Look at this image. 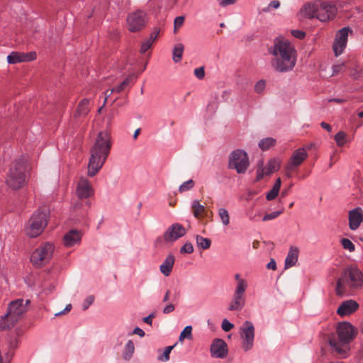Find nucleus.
I'll use <instances>...</instances> for the list:
<instances>
[{
	"label": "nucleus",
	"mask_w": 363,
	"mask_h": 363,
	"mask_svg": "<svg viewBox=\"0 0 363 363\" xmlns=\"http://www.w3.org/2000/svg\"><path fill=\"white\" fill-rule=\"evenodd\" d=\"M272 55V67L278 72L291 71L296 62V51L286 40L277 38L269 50Z\"/></svg>",
	"instance_id": "nucleus-1"
},
{
	"label": "nucleus",
	"mask_w": 363,
	"mask_h": 363,
	"mask_svg": "<svg viewBox=\"0 0 363 363\" xmlns=\"http://www.w3.org/2000/svg\"><path fill=\"white\" fill-rule=\"evenodd\" d=\"M111 148V135L107 130L100 132L90 149L88 163V175L95 176L102 168Z\"/></svg>",
	"instance_id": "nucleus-2"
},
{
	"label": "nucleus",
	"mask_w": 363,
	"mask_h": 363,
	"mask_svg": "<svg viewBox=\"0 0 363 363\" xmlns=\"http://www.w3.org/2000/svg\"><path fill=\"white\" fill-rule=\"evenodd\" d=\"M363 286V274L355 266H350L344 269L337 279L335 292L339 296L352 293Z\"/></svg>",
	"instance_id": "nucleus-3"
},
{
	"label": "nucleus",
	"mask_w": 363,
	"mask_h": 363,
	"mask_svg": "<svg viewBox=\"0 0 363 363\" xmlns=\"http://www.w3.org/2000/svg\"><path fill=\"white\" fill-rule=\"evenodd\" d=\"M29 165L27 160L21 156L12 162L6 174V183L13 189L22 188L26 182V172Z\"/></svg>",
	"instance_id": "nucleus-4"
},
{
	"label": "nucleus",
	"mask_w": 363,
	"mask_h": 363,
	"mask_svg": "<svg viewBox=\"0 0 363 363\" xmlns=\"http://www.w3.org/2000/svg\"><path fill=\"white\" fill-rule=\"evenodd\" d=\"M29 299L24 301L23 298H18L12 301L8 307L7 313L4 319L0 322V330H6L13 327L21 317L28 311L30 305Z\"/></svg>",
	"instance_id": "nucleus-5"
},
{
	"label": "nucleus",
	"mask_w": 363,
	"mask_h": 363,
	"mask_svg": "<svg viewBox=\"0 0 363 363\" xmlns=\"http://www.w3.org/2000/svg\"><path fill=\"white\" fill-rule=\"evenodd\" d=\"M339 341L335 338L329 339V344L339 354L345 355L349 350L348 344L355 337V330L349 323H341L337 328Z\"/></svg>",
	"instance_id": "nucleus-6"
},
{
	"label": "nucleus",
	"mask_w": 363,
	"mask_h": 363,
	"mask_svg": "<svg viewBox=\"0 0 363 363\" xmlns=\"http://www.w3.org/2000/svg\"><path fill=\"white\" fill-rule=\"evenodd\" d=\"M44 222H45V211L43 207H40L28 220L25 228L26 235L32 238L40 235L43 231V224Z\"/></svg>",
	"instance_id": "nucleus-7"
},
{
	"label": "nucleus",
	"mask_w": 363,
	"mask_h": 363,
	"mask_svg": "<svg viewBox=\"0 0 363 363\" xmlns=\"http://www.w3.org/2000/svg\"><path fill=\"white\" fill-rule=\"evenodd\" d=\"M250 165L247 154L242 150L233 151L228 157V168L235 169L238 174H244Z\"/></svg>",
	"instance_id": "nucleus-8"
},
{
	"label": "nucleus",
	"mask_w": 363,
	"mask_h": 363,
	"mask_svg": "<svg viewBox=\"0 0 363 363\" xmlns=\"http://www.w3.org/2000/svg\"><path fill=\"white\" fill-rule=\"evenodd\" d=\"M185 234L186 230L182 225L179 223L172 224L166 230L162 236L156 239L155 245L159 246L164 244H172Z\"/></svg>",
	"instance_id": "nucleus-9"
},
{
	"label": "nucleus",
	"mask_w": 363,
	"mask_h": 363,
	"mask_svg": "<svg viewBox=\"0 0 363 363\" xmlns=\"http://www.w3.org/2000/svg\"><path fill=\"white\" fill-rule=\"evenodd\" d=\"M240 335L242 339V347L247 352L254 346L255 327L252 322L246 320L240 328Z\"/></svg>",
	"instance_id": "nucleus-10"
},
{
	"label": "nucleus",
	"mask_w": 363,
	"mask_h": 363,
	"mask_svg": "<svg viewBox=\"0 0 363 363\" xmlns=\"http://www.w3.org/2000/svg\"><path fill=\"white\" fill-rule=\"evenodd\" d=\"M318 4L317 19L322 22H327L333 20L336 16L337 8L334 2L318 0Z\"/></svg>",
	"instance_id": "nucleus-11"
},
{
	"label": "nucleus",
	"mask_w": 363,
	"mask_h": 363,
	"mask_svg": "<svg viewBox=\"0 0 363 363\" xmlns=\"http://www.w3.org/2000/svg\"><path fill=\"white\" fill-rule=\"evenodd\" d=\"M146 13L140 10L130 13L127 18L128 28L131 32H137L145 27Z\"/></svg>",
	"instance_id": "nucleus-12"
},
{
	"label": "nucleus",
	"mask_w": 363,
	"mask_h": 363,
	"mask_svg": "<svg viewBox=\"0 0 363 363\" xmlns=\"http://www.w3.org/2000/svg\"><path fill=\"white\" fill-rule=\"evenodd\" d=\"M308 157V153L305 148L301 147L296 150L291 155L289 163L286 165V170L288 172L286 176L291 177L289 172L296 169Z\"/></svg>",
	"instance_id": "nucleus-13"
},
{
	"label": "nucleus",
	"mask_w": 363,
	"mask_h": 363,
	"mask_svg": "<svg viewBox=\"0 0 363 363\" xmlns=\"http://www.w3.org/2000/svg\"><path fill=\"white\" fill-rule=\"evenodd\" d=\"M280 164L281 162L277 158L269 160L266 166H264V162L260 160L257 164L256 180L259 181L264 176L270 175L277 172L280 167Z\"/></svg>",
	"instance_id": "nucleus-14"
},
{
	"label": "nucleus",
	"mask_w": 363,
	"mask_h": 363,
	"mask_svg": "<svg viewBox=\"0 0 363 363\" xmlns=\"http://www.w3.org/2000/svg\"><path fill=\"white\" fill-rule=\"evenodd\" d=\"M351 32L352 30L350 28L345 27L340 29L336 34L333 45V49L335 56H339L343 52L347 43L348 34Z\"/></svg>",
	"instance_id": "nucleus-15"
},
{
	"label": "nucleus",
	"mask_w": 363,
	"mask_h": 363,
	"mask_svg": "<svg viewBox=\"0 0 363 363\" xmlns=\"http://www.w3.org/2000/svg\"><path fill=\"white\" fill-rule=\"evenodd\" d=\"M94 190L90 182L84 178L81 177L77 183L76 195L79 200L86 199L94 195Z\"/></svg>",
	"instance_id": "nucleus-16"
},
{
	"label": "nucleus",
	"mask_w": 363,
	"mask_h": 363,
	"mask_svg": "<svg viewBox=\"0 0 363 363\" xmlns=\"http://www.w3.org/2000/svg\"><path fill=\"white\" fill-rule=\"evenodd\" d=\"M37 54L35 51L29 52H11L7 56V62L9 64L30 62L35 60Z\"/></svg>",
	"instance_id": "nucleus-17"
},
{
	"label": "nucleus",
	"mask_w": 363,
	"mask_h": 363,
	"mask_svg": "<svg viewBox=\"0 0 363 363\" xmlns=\"http://www.w3.org/2000/svg\"><path fill=\"white\" fill-rule=\"evenodd\" d=\"M211 354L213 357L224 358L228 354V345L222 339H215L211 345Z\"/></svg>",
	"instance_id": "nucleus-18"
},
{
	"label": "nucleus",
	"mask_w": 363,
	"mask_h": 363,
	"mask_svg": "<svg viewBox=\"0 0 363 363\" xmlns=\"http://www.w3.org/2000/svg\"><path fill=\"white\" fill-rule=\"evenodd\" d=\"M82 233L81 230L72 229L66 233L63 237V245L66 247H71L79 245L82 240Z\"/></svg>",
	"instance_id": "nucleus-19"
},
{
	"label": "nucleus",
	"mask_w": 363,
	"mask_h": 363,
	"mask_svg": "<svg viewBox=\"0 0 363 363\" xmlns=\"http://www.w3.org/2000/svg\"><path fill=\"white\" fill-rule=\"evenodd\" d=\"M359 308V304L354 300L343 301L337 310L340 316H346L354 313Z\"/></svg>",
	"instance_id": "nucleus-20"
},
{
	"label": "nucleus",
	"mask_w": 363,
	"mask_h": 363,
	"mask_svg": "<svg viewBox=\"0 0 363 363\" xmlns=\"http://www.w3.org/2000/svg\"><path fill=\"white\" fill-rule=\"evenodd\" d=\"M318 10V0L309 2L303 6L300 11V15L303 18L309 19L316 18Z\"/></svg>",
	"instance_id": "nucleus-21"
},
{
	"label": "nucleus",
	"mask_w": 363,
	"mask_h": 363,
	"mask_svg": "<svg viewBox=\"0 0 363 363\" xmlns=\"http://www.w3.org/2000/svg\"><path fill=\"white\" fill-rule=\"evenodd\" d=\"M363 221V212L361 208H356L349 213V225L351 230H356Z\"/></svg>",
	"instance_id": "nucleus-22"
},
{
	"label": "nucleus",
	"mask_w": 363,
	"mask_h": 363,
	"mask_svg": "<svg viewBox=\"0 0 363 363\" xmlns=\"http://www.w3.org/2000/svg\"><path fill=\"white\" fill-rule=\"evenodd\" d=\"M45 259V245L36 249L31 255L30 262L36 268H40L44 264Z\"/></svg>",
	"instance_id": "nucleus-23"
},
{
	"label": "nucleus",
	"mask_w": 363,
	"mask_h": 363,
	"mask_svg": "<svg viewBox=\"0 0 363 363\" xmlns=\"http://www.w3.org/2000/svg\"><path fill=\"white\" fill-rule=\"evenodd\" d=\"M245 295L233 293L228 310L230 311H240L245 306Z\"/></svg>",
	"instance_id": "nucleus-24"
},
{
	"label": "nucleus",
	"mask_w": 363,
	"mask_h": 363,
	"mask_svg": "<svg viewBox=\"0 0 363 363\" xmlns=\"http://www.w3.org/2000/svg\"><path fill=\"white\" fill-rule=\"evenodd\" d=\"M175 257L173 255L169 254L160 266V272L165 277H168L172 273Z\"/></svg>",
	"instance_id": "nucleus-25"
},
{
	"label": "nucleus",
	"mask_w": 363,
	"mask_h": 363,
	"mask_svg": "<svg viewBox=\"0 0 363 363\" xmlns=\"http://www.w3.org/2000/svg\"><path fill=\"white\" fill-rule=\"evenodd\" d=\"M298 249L296 247H291L285 259V269L290 268L296 264L298 261Z\"/></svg>",
	"instance_id": "nucleus-26"
},
{
	"label": "nucleus",
	"mask_w": 363,
	"mask_h": 363,
	"mask_svg": "<svg viewBox=\"0 0 363 363\" xmlns=\"http://www.w3.org/2000/svg\"><path fill=\"white\" fill-rule=\"evenodd\" d=\"M135 353V344L133 340H129L125 345L123 352L122 357L125 361H130Z\"/></svg>",
	"instance_id": "nucleus-27"
},
{
	"label": "nucleus",
	"mask_w": 363,
	"mask_h": 363,
	"mask_svg": "<svg viewBox=\"0 0 363 363\" xmlns=\"http://www.w3.org/2000/svg\"><path fill=\"white\" fill-rule=\"evenodd\" d=\"M192 213L196 218H201L206 213V208L198 200H194L191 203Z\"/></svg>",
	"instance_id": "nucleus-28"
},
{
	"label": "nucleus",
	"mask_w": 363,
	"mask_h": 363,
	"mask_svg": "<svg viewBox=\"0 0 363 363\" xmlns=\"http://www.w3.org/2000/svg\"><path fill=\"white\" fill-rule=\"evenodd\" d=\"M89 201H86L83 202L82 201H77L73 203L72 207L74 212L76 214V216H79L81 218L84 217L86 215V211L84 208V206H89Z\"/></svg>",
	"instance_id": "nucleus-29"
},
{
	"label": "nucleus",
	"mask_w": 363,
	"mask_h": 363,
	"mask_svg": "<svg viewBox=\"0 0 363 363\" xmlns=\"http://www.w3.org/2000/svg\"><path fill=\"white\" fill-rule=\"evenodd\" d=\"M89 101L87 99H82L77 106L74 116L76 117L85 116L89 111Z\"/></svg>",
	"instance_id": "nucleus-30"
},
{
	"label": "nucleus",
	"mask_w": 363,
	"mask_h": 363,
	"mask_svg": "<svg viewBox=\"0 0 363 363\" xmlns=\"http://www.w3.org/2000/svg\"><path fill=\"white\" fill-rule=\"evenodd\" d=\"M281 185V180L280 178H278L276 180L271 191L267 193V194L266 196L267 200H268V201L273 200L278 196Z\"/></svg>",
	"instance_id": "nucleus-31"
},
{
	"label": "nucleus",
	"mask_w": 363,
	"mask_h": 363,
	"mask_svg": "<svg viewBox=\"0 0 363 363\" xmlns=\"http://www.w3.org/2000/svg\"><path fill=\"white\" fill-rule=\"evenodd\" d=\"M184 47L182 43H177L174 45L172 53V60L174 62H179L182 60Z\"/></svg>",
	"instance_id": "nucleus-32"
},
{
	"label": "nucleus",
	"mask_w": 363,
	"mask_h": 363,
	"mask_svg": "<svg viewBox=\"0 0 363 363\" xmlns=\"http://www.w3.org/2000/svg\"><path fill=\"white\" fill-rule=\"evenodd\" d=\"M276 143V140L272 138H267L264 139H262L259 143V147L262 150H267L271 147H273Z\"/></svg>",
	"instance_id": "nucleus-33"
},
{
	"label": "nucleus",
	"mask_w": 363,
	"mask_h": 363,
	"mask_svg": "<svg viewBox=\"0 0 363 363\" xmlns=\"http://www.w3.org/2000/svg\"><path fill=\"white\" fill-rule=\"evenodd\" d=\"M196 240L198 247L203 250H207L211 247V240L208 238H203L201 235H196Z\"/></svg>",
	"instance_id": "nucleus-34"
},
{
	"label": "nucleus",
	"mask_w": 363,
	"mask_h": 363,
	"mask_svg": "<svg viewBox=\"0 0 363 363\" xmlns=\"http://www.w3.org/2000/svg\"><path fill=\"white\" fill-rule=\"evenodd\" d=\"M192 327L191 325H187L181 332L179 337V341L182 342L184 339L192 340Z\"/></svg>",
	"instance_id": "nucleus-35"
},
{
	"label": "nucleus",
	"mask_w": 363,
	"mask_h": 363,
	"mask_svg": "<svg viewBox=\"0 0 363 363\" xmlns=\"http://www.w3.org/2000/svg\"><path fill=\"white\" fill-rule=\"evenodd\" d=\"M218 216L224 225H228L230 223V216L227 209L220 208L218 211Z\"/></svg>",
	"instance_id": "nucleus-36"
},
{
	"label": "nucleus",
	"mask_w": 363,
	"mask_h": 363,
	"mask_svg": "<svg viewBox=\"0 0 363 363\" xmlns=\"http://www.w3.org/2000/svg\"><path fill=\"white\" fill-rule=\"evenodd\" d=\"M132 78H133L132 76L128 77L117 87L111 89V94H113V92L120 93V92L123 91L125 89V87L129 84V83L130 82V80L132 79Z\"/></svg>",
	"instance_id": "nucleus-37"
},
{
	"label": "nucleus",
	"mask_w": 363,
	"mask_h": 363,
	"mask_svg": "<svg viewBox=\"0 0 363 363\" xmlns=\"http://www.w3.org/2000/svg\"><path fill=\"white\" fill-rule=\"evenodd\" d=\"M247 286L248 285L247 281L240 283H237L234 293L245 295V291L247 289Z\"/></svg>",
	"instance_id": "nucleus-38"
},
{
	"label": "nucleus",
	"mask_w": 363,
	"mask_h": 363,
	"mask_svg": "<svg viewBox=\"0 0 363 363\" xmlns=\"http://www.w3.org/2000/svg\"><path fill=\"white\" fill-rule=\"evenodd\" d=\"M345 137H346V134L342 131L338 132L335 135V140L339 147H342L345 144V143H346Z\"/></svg>",
	"instance_id": "nucleus-39"
},
{
	"label": "nucleus",
	"mask_w": 363,
	"mask_h": 363,
	"mask_svg": "<svg viewBox=\"0 0 363 363\" xmlns=\"http://www.w3.org/2000/svg\"><path fill=\"white\" fill-rule=\"evenodd\" d=\"M185 17L184 16H177L174 21V33H177L178 30L183 26Z\"/></svg>",
	"instance_id": "nucleus-40"
},
{
	"label": "nucleus",
	"mask_w": 363,
	"mask_h": 363,
	"mask_svg": "<svg viewBox=\"0 0 363 363\" xmlns=\"http://www.w3.org/2000/svg\"><path fill=\"white\" fill-rule=\"evenodd\" d=\"M341 244L344 249L348 250L350 252H354L355 250L354 245L347 238H342L341 240Z\"/></svg>",
	"instance_id": "nucleus-41"
},
{
	"label": "nucleus",
	"mask_w": 363,
	"mask_h": 363,
	"mask_svg": "<svg viewBox=\"0 0 363 363\" xmlns=\"http://www.w3.org/2000/svg\"><path fill=\"white\" fill-rule=\"evenodd\" d=\"M194 186V182L192 179H189L186 182H184L182 184L180 185L179 188V191L180 193L184 192L186 191L190 190Z\"/></svg>",
	"instance_id": "nucleus-42"
},
{
	"label": "nucleus",
	"mask_w": 363,
	"mask_h": 363,
	"mask_svg": "<svg viewBox=\"0 0 363 363\" xmlns=\"http://www.w3.org/2000/svg\"><path fill=\"white\" fill-rule=\"evenodd\" d=\"M174 345L168 346L164 348V351L162 355L158 357V359L162 362H167L169 359V354L172 349L174 348Z\"/></svg>",
	"instance_id": "nucleus-43"
},
{
	"label": "nucleus",
	"mask_w": 363,
	"mask_h": 363,
	"mask_svg": "<svg viewBox=\"0 0 363 363\" xmlns=\"http://www.w3.org/2000/svg\"><path fill=\"white\" fill-rule=\"evenodd\" d=\"M283 211H284V208H281V209L280 211H274V212H272V213H267V214H266L263 217L262 220L263 221H268V220H270L275 219L279 215H281L283 213Z\"/></svg>",
	"instance_id": "nucleus-44"
},
{
	"label": "nucleus",
	"mask_w": 363,
	"mask_h": 363,
	"mask_svg": "<svg viewBox=\"0 0 363 363\" xmlns=\"http://www.w3.org/2000/svg\"><path fill=\"white\" fill-rule=\"evenodd\" d=\"M194 252V247L191 242H186L183 247L180 249L182 254L187 253L191 254Z\"/></svg>",
	"instance_id": "nucleus-45"
},
{
	"label": "nucleus",
	"mask_w": 363,
	"mask_h": 363,
	"mask_svg": "<svg viewBox=\"0 0 363 363\" xmlns=\"http://www.w3.org/2000/svg\"><path fill=\"white\" fill-rule=\"evenodd\" d=\"M152 44H153L152 39L148 38L147 40H145L141 45L140 52L145 53L149 48H151Z\"/></svg>",
	"instance_id": "nucleus-46"
},
{
	"label": "nucleus",
	"mask_w": 363,
	"mask_h": 363,
	"mask_svg": "<svg viewBox=\"0 0 363 363\" xmlns=\"http://www.w3.org/2000/svg\"><path fill=\"white\" fill-rule=\"evenodd\" d=\"M266 86V82L264 80H259L257 82L255 86V91L257 94L262 93Z\"/></svg>",
	"instance_id": "nucleus-47"
},
{
	"label": "nucleus",
	"mask_w": 363,
	"mask_h": 363,
	"mask_svg": "<svg viewBox=\"0 0 363 363\" xmlns=\"http://www.w3.org/2000/svg\"><path fill=\"white\" fill-rule=\"evenodd\" d=\"M94 296H89L86 298V299L84 300V303H83V305H82V308L84 311L88 309V308L94 303Z\"/></svg>",
	"instance_id": "nucleus-48"
},
{
	"label": "nucleus",
	"mask_w": 363,
	"mask_h": 363,
	"mask_svg": "<svg viewBox=\"0 0 363 363\" xmlns=\"http://www.w3.org/2000/svg\"><path fill=\"white\" fill-rule=\"evenodd\" d=\"M234 327V325L229 322L227 319H224L221 324V328L225 332H229Z\"/></svg>",
	"instance_id": "nucleus-49"
},
{
	"label": "nucleus",
	"mask_w": 363,
	"mask_h": 363,
	"mask_svg": "<svg viewBox=\"0 0 363 363\" xmlns=\"http://www.w3.org/2000/svg\"><path fill=\"white\" fill-rule=\"evenodd\" d=\"M345 64L344 62L338 63L333 67V74H337L342 72L345 69Z\"/></svg>",
	"instance_id": "nucleus-50"
},
{
	"label": "nucleus",
	"mask_w": 363,
	"mask_h": 363,
	"mask_svg": "<svg viewBox=\"0 0 363 363\" xmlns=\"http://www.w3.org/2000/svg\"><path fill=\"white\" fill-rule=\"evenodd\" d=\"M280 6V3L278 0H273L270 2L269 6L267 8L263 9V11L269 12L270 9H278Z\"/></svg>",
	"instance_id": "nucleus-51"
},
{
	"label": "nucleus",
	"mask_w": 363,
	"mask_h": 363,
	"mask_svg": "<svg viewBox=\"0 0 363 363\" xmlns=\"http://www.w3.org/2000/svg\"><path fill=\"white\" fill-rule=\"evenodd\" d=\"M194 75L199 79H201L204 77L205 76V71H204V68L203 67H198V68H196L194 69Z\"/></svg>",
	"instance_id": "nucleus-52"
},
{
	"label": "nucleus",
	"mask_w": 363,
	"mask_h": 363,
	"mask_svg": "<svg viewBox=\"0 0 363 363\" xmlns=\"http://www.w3.org/2000/svg\"><path fill=\"white\" fill-rule=\"evenodd\" d=\"M291 34L296 38L302 39L305 37L306 34L304 32L298 30H291Z\"/></svg>",
	"instance_id": "nucleus-53"
},
{
	"label": "nucleus",
	"mask_w": 363,
	"mask_h": 363,
	"mask_svg": "<svg viewBox=\"0 0 363 363\" xmlns=\"http://www.w3.org/2000/svg\"><path fill=\"white\" fill-rule=\"evenodd\" d=\"M175 309V306L174 305H173L172 303H169L167 304L164 308H163V313L164 314H168V313H170L172 312H173Z\"/></svg>",
	"instance_id": "nucleus-54"
},
{
	"label": "nucleus",
	"mask_w": 363,
	"mask_h": 363,
	"mask_svg": "<svg viewBox=\"0 0 363 363\" xmlns=\"http://www.w3.org/2000/svg\"><path fill=\"white\" fill-rule=\"evenodd\" d=\"M55 246L50 242H47V259L54 252Z\"/></svg>",
	"instance_id": "nucleus-55"
},
{
	"label": "nucleus",
	"mask_w": 363,
	"mask_h": 363,
	"mask_svg": "<svg viewBox=\"0 0 363 363\" xmlns=\"http://www.w3.org/2000/svg\"><path fill=\"white\" fill-rule=\"evenodd\" d=\"M236 1L237 0H220L219 5L223 7H225L235 4Z\"/></svg>",
	"instance_id": "nucleus-56"
},
{
	"label": "nucleus",
	"mask_w": 363,
	"mask_h": 363,
	"mask_svg": "<svg viewBox=\"0 0 363 363\" xmlns=\"http://www.w3.org/2000/svg\"><path fill=\"white\" fill-rule=\"evenodd\" d=\"M267 268L269 269L276 270L277 264L274 259H271L270 262L267 264Z\"/></svg>",
	"instance_id": "nucleus-57"
},
{
	"label": "nucleus",
	"mask_w": 363,
	"mask_h": 363,
	"mask_svg": "<svg viewBox=\"0 0 363 363\" xmlns=\"http://www.w3.org/2000/svg\"><path fill=\"white\" fill-rule=\"evenodd\" d=\"M154 317H155V314L154 313H151L148 316L145 317L143 318V321L145 323H147V324L152 325V319H153Z\"/></svg>",
	"instance_id": "nucleus-58"
},
{
	"label": "nucleus",
	"mask_w": 363,
	"mask_h": 363,
	"mask_svg": "<svg viewBox=\"0 0 363 363\" xmlns=\"http://www.w3.org/2000/svg\"><path fill=\"white\" fill-rule=\"evenodd\" d=\"M71 309H72V305L71 304H68V305L66 306L65 308L63 311H60L59 313H55V315L57 316V315H60L65 314L66 313L69 312L71 311Z\"/></svg>",
	"instance_id": "nucleus-59"
},
{
	"label": "nucleus",
	"mask_w": 363,
	"mask_h": 363,
	"mask_svg": "<svg viewBox=\"0 0 363 363\" xmlns=\"http://www.w3.org/2000/svg\"><path fill=\"white\" fill-rule=\"evenodd\" d=\"M133 334L138 335L140 337H143L145 335V332L140 328H135L133 330Z\"/></svg>",
	"instance_id": "nucleus-60"
},
{
	"label": "nucleus",
	"mask_w": 363,
	"mask_h": 363,
	"mask_svg": "<svg viewBox=\"0 0 363 363\" xmlns=\"http://www.w3.org/2000/svg\"><path fill=\"white\" fill-rule=\"evenodd\" d=\"M320 126L325 129L328 132H330L332 130V128L330 126V125H329L328 123H325V122H322L320 123Z\"/></svg>",
	"instance_id": "nucleus-61"
},
{
	"label": "nucleus",
	"mask_w": 363,
	"mask_h": 363,
	"mask_svg": "<svg viewBox=\"0 0 363 363\" xmlns=\"http://www.w3.org/2000/svg\"><path fill=\"white\" fill-rule=\"evenodd\" d=\"M159 35V30H154V32L151 34V36L150 37L149 39H152V42L154 43L155 40H156V38H157Z\"/></svg>",
	"instance_id": "nucleus-62"
},
{
	"label": "nucleus",
	"mask_w": 363,
	"mask_h": 363,
	"mask_svg": "<svg viewBox=\"0 0 363 363\" xmlns=\"http://www.w3.org/2000/svg\"><path fill=\"white\" fill-rule=\"evenodd\" d=\"M235 279L237 281V283H240L246 281L245 279L241 277V275L240 274H235Z\"/></svg>",
	"instance_id": "nucleus-63"
},
{
	"label": "nucleus",
	"mask_w": 363,
	"mask_h": 363,
	"mask_svg": "<svg viewBox=\"0 0 363 363\" xmlns=\"http://www.w3.org/2000/svg\"><path fill=\"white\" fill-rule=\"evenodd\" d=\"M170 294H171V291H170V290L168 289L166 291L165 295L164 296L163 302H167L169 300Z\"/></svg>",
	"instance_id": "nucleus-64"
}]
</instances>
